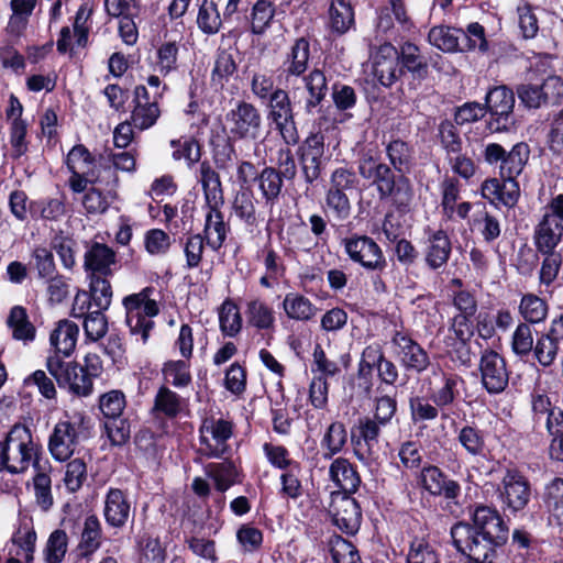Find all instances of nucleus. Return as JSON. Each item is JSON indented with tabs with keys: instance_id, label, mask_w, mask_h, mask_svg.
I'll list each match as a JSON object with an SVG mask.
<instances>
[{
	"instance_id": "1",
	"label": "nucleus",
	"mask_w": 563,
	"mask_h": 563,
	"mask_svg": "<svg viewBox=\"0 0 563 563\" xmlns=\"http://www.w3.org/2000/svg\"><path fill=\"white\" fill-rule=\"evenodd\" d=\"M472 522H457L451 528L456 550L474 562L488 563L496 556V549L508 540V527L499 512L488 506H477Z\"/></svg>"
},
{
	"instance_id": "2",
	"label": "nucleus",
	"mask_w": 563,
	"mask_h": 563,
	"mask_svg": "<svg viewBox=\"0 0 563 563\" xmlns=\"http://www.w3.org/2000/svg\"><path fill=\"white\" fill-rule=\"evenodd\" d=\"M310 59V43L305 37L297 38L286 53L279 68V77L290 84L302 78L308 97L303 103V111L308 115L319 112L322 101L328 93V80L324 73L313 68L307 75Z\"/></svg>"
},
{
	"instance_id": "3",
	"label": "nucleus",
	"mask_w": 563,
	"mask_h": 563,
	"mask_svg": "<svg viewBox=\"0 0 563 563\" xmlns=\"http://www.w3.org/2000/svg\"><path fill=\"white\" fill-rule=\"evenodd\" d=\"M360 176L375 187L380 200L391 199L397 207H407L413 196L410 180L375 157L371 152L363 153L357 165Z\"/></svg>"
},
{
	"instance_id": "4",
	"label": "nucleus",
	"mask_w": 563,
	"mask_h": 563,
	"mask_svg": "<svg viewBox=\"0 0 563 563\" xmlns=\"http://www.w3.org/2000/svg\"><path fill=\"white\" fill-rule=\"evenodd\" d=\"M224 129L229 141H246L255 143L254 153L257 154V141L263 132V117L260 109L245 100H239L225 113Z\"/></svg>"
},
{
	"instance_id": "5",
	"label": "nucleus",
	"mask_w": 563,
	"mask_h": 563,
	"mask_svg": "<svg viewBox=\"0 0 563 563\" xmlns=\"http://www.w3.org/2000/svg\"><path fill=\"white\" fill-rule=\"evenodd\" d=\"M153 290L152 287H145L122 300L126 325L132 335H140L143 344L147 342L150 332L154 328L153 318L159 313L156 300L151 298Z\"/></svg>"
},
{
	"instance_id": "6",
	"label": "nucleus",
	"mask_w": 563,
	"mask_h": 563,
	"mask_svg": "<svg viewBox=\"0 0 563 563\" xmlns=\"http://www.w3.org/2000/svg\"><path fill=\"white\" fill-rule=\"evenodd\" d=\"M4 444V452L7 455L8 472L12 474L23 473L37 460V446L33 442L31 430L21 423L14 424L5 437V440L0 442Z\"/></svg>"
},
{
	"instance_id": "7",
	"label": "nucleus",
	"mask_w": 563,
	"mask_h": 563,
	"mask_svg": "<svg viewBox=\"0 0 563 563\" xmlns=\"http://www.w3.org/2000/svg\"><path fill=\"white\" fill-rule=\"evenodd\" d=\"M483 157L488 165L498 167L500 177L517 178L529 161L530 147L527 143L519 142L510 151H506L498 143H487Z\"/></svg>"
},
{
	"instance_id": "8",
	"label": "nucleus",
	"mask_w": 563,
	"mask_h": 563,
	"mask_svg": "<svg viewBox=\"0 0 563 563\" xmlns=\"http://www.w3.org/2000/svg\"><path fill=\"white\" fill-rule=\"evenodd\" d=\"M46 368L62 388H68L77 396H89L92 393V379L76 362L65 361L58 354H48Z\"/></svg>"
},
{
	"instance_id": "9",
	"label": "nucleus",
	"mask_w": 563,
	"mask_h": 563,
	"mask_svg": "<svg viewBox=\"0 0 563 563\" xmlns=\"http://www.w3.org/2000/svg\"><path fill=\"white\" fill-rule=\"evenodd\" d=\"M515 93L505 85L492 88L485 96L486 112L490 114L487 128L492 132L507 131L512 124Z\"/></svg>"
},
{
	"instance_id": "10",
	"label": "nucleus",
	"mask_w": 563,
	"mask_h": 563,
	"mask_svg": "<svg viewBox=\"0 0 563 563\" xmlns=\"http://www.w3.org/2000/svg\"><path fill=\"white\" fill-rule=\"evenodd\" d=\"M268 118L287 145H296L299 142V133L296 126L294 111L289 95L282 88H276L274 95L268 98Z\"/></svg>"
},
{
	"instance_id": "11",
	"label": "nucleus",
	"mask_w": 563,
	"mask_h": 563,
	"mask_svg": "<svg viewBox=\"0 0 563 563\" xmlns=\"http://www.w3.org/2000/svg\"><path fill=\"white\" fill-rule=\"evenodd\" d=\"M391 345L396 360L405 371L421 374L431 365L428 352L409 334L396 331Z\"/></svg>"
},
{
	"instance_id": "12",
	"label": "nucleus",
	"mask_w": 563,
	"mask_h": 563,
	"mask_svg": "<svg viewBox=\"0 0 563 563\" xmlns=\"http://www.w3.org/2000/svg\"><path fill=\"white\" fill-rule=\"evenodd\" d=\"M344 251L354 263L365 269L382 272L387 262L380 246L367 235H353L342 240Z\"/></svg>"
},
{
	"instance_id": "13",
	"label": "nucleus",
	"mask_w": 563,
	"mask_h": 563,
	"mask_svg": "<svg viewBox=\"0 0 563 563\" xmlns=\"http://www.w3.org/2000/svg\"><path fill=\"white\" fill-rule=\"evenodd\" d=\"M380 426L371 418L361 419L352 429L351 443L358 461L369 464L378 457Z\"/></svg>"
},
{
	"instance_id": "14",
	"label": "nucleus",
	"mask_w": 563,
	"mask_h": 563,
	"mask_svg": "<svg viewBox=\"0 0 563 563\" xmlns=\"http://www.w3.org/2000/svg\"><path fill=\"white\" fill-rule=\"evenodd\" d=\"M521 103L529 109H539L563 96V81L559 76H548L541 85L522 84L517 88Z\"/></svg>"
},
{
	"instance_id": "15",
	"label": "nucleus",
	"mask_w": 563,
	"mask_h": 563,
	"mask_svg": "<svg viewBox=\"0 0 563 563\" xmlns=\"http://www.w3.org/2000/svg\"><path fill=\"white\" fill-rule=\"evenodd\" d=\"M479 371L482 385L488 394H500L508 386L506 362L497 352L489 350L482 354Z\"/></svg>"
},
{
	"instance_id": "16",
	"label": "nucleus",
	"mask_w": 563,
	"mask_h": 563,
	"mask_svg": "<svg viewBox=\"0 0 563 563\" xmlns=\"http://www.w3.org/2000/svg\"><path fill=\"white\" fill-rule=\"evenodd\" d=\"M200 442L205 445L207 455L222 456L229 449L227 441L233 434V426L224 419L208 418L200 427Z\"/></svg>"
},
{
	"instance_id": "17",
	"label": "nucleus",
	"mask_w": 563,
	"mask_h": 563,
	"mask_svg": "<svg viewBox=\"0 0 563 563\" xmlns=\"http://www.w3.org/2000/svg\"><path fill=\"white\" fill-rule=\"evenodd\" d=\"M79 442V432L75 423L58 421L48 438V451L54 460L65 462L71 457Z\"/></svg>"
},
{
	"instance_id": "18",
	"label": "nucleus",
	"mask_w": 563,
	"mask_h": 563,
	"mask_svg": "<svg viewBox=\"0 0 563 563\" xmlns=\"http://www.w3.org/2000/svg\"><path fill=\"white\" fill-rule=\"evenodd\" d=\"M162 93H154L152 97L147 88L143 85L134 89V109L131 114V121L134 128L144 131L152 128L161 115L158 108V97Z\"/></svg>"
},
{
	"instance_id": "19",
	"label": "nucleus",
	"mask_w": 563,
	"mask_h": 563,
	"mask_svg": "<svg viewBox=\"0 0 563 563\" xmlns=\"http://www.w3.org/2000/svg\"><path fill=\"white\" fill-rule=\"evenodd\" d=\"M373 73L378 81L390 87L400 76L399 53L390 43L382 44L372 55Z\"/></svg>"
},
{
	"instance_id": "20",
	"label": "nucleus",
	"mask_w": 563,
	"mask_h": 563,
	"mask_svg": "<svg viewBox=\"0 0 563 563\" xmlns=\"http://www.w3.org/2000/svg\"><path fill=\"white\" fill-rule=\"evenodd\" d=\"M501 498L512 511L522 510L529 503L531 487L529 481L515 470H508L503 482Z\"/></svg>"
},
{
	"instance_id": "21",
	"label": "nucleus",
	"mask_w": 563,
	"mask_h": 563,
	"mask_svg": "<svg viewBox=\"0 0 563 563\" xmlns=\"http://www.w3.org/2000/svg\"><path fill=\"white\" fill-rule=\"evenodd\" d=\"M330 512L333 523L346 533H355L362 520L361 508L350 495L335 498L331 504Z\"/></svg>"
},
{
	"instance_id": "22",
	"label": "nucleus",
	"mask_w": 563,
	"mask_h": 563,
	"mask_svg": "<svg viewBox=\"0 0 563 563\" xmlns=\"http://www.w3.org/2000/svg\"><path fill=\"white\" fill-rule=\"evenodd\" d=\"M503 183L497 178L486 179L482 184V196L492 203H501L507 208H514L520 197V188L516 178L501 177Z\"/></svg>"
},
{
	"instance_id": "23",
	"label": "nucleus",
	"mask_w": 563,
	"mask_h": 563,
	"mask_svg": "<svg viewBox=\"0 0 563 563\" xmlns=\"http://www.w3.org/2000/svg\"><path fill=\"white\" fill-rule=\"evenodd\" d=\"M132 506L128 495L119 488H109L104 497L103 517L108 526L122 528L131 517Z\"/></svg>"
},
{
	"instance_id": "24",
	"label": "nucleus",
	"mask_w": 563,
	"mask_h": 563,
	"mask_svg": "<svg viewBox=\"0 0 563 563\" xmlns=\"http://www.w3.org/2000/svg\"><path fill=\"white\" fill-rule=\"evenodd\" d=\"M115 264V252L107 244L99 242L92 243L84 256V268L89 276H110L113 274L112 266Z\"/></svg>"
},
{
	"instance_id": "25",
	"label": "nucleus",
	"mask_w": 563,
	"mask_h": 563,
	"mask_svg": "<svg viewBox=\"0 0 563 563\" xmlns=\"http://www.w3.org/2000/svg\"><path fill=\"white\" fill-rule=\"evenodd\" d=\"M440 382L430 387V400L440 409L452 407L460 398V386L463 384L461 376L452 373H444L438 367Z\"/></svg>"
},
{
	"instance_id": "26",
	"label": "nucleus",
	"mask_w": 563,
	"mask_h": 563,
	"mask_svg": "<svg viewBox=\"0 0 563 563\" xmlns=\"http://www.w3.org/2000/svg\"><path fill=\"white\" fill-rule=\"evenodd\" d=\"M79 335V327L67 319L59 320L49 335L51 354H58L64 360L71 355L76 349Z\"/></svg>"
},
{
	"instance_id": "27",
	"label": "nucleus",
	"mask_w": 563,
	"mask_h": 563,
	"mask_svg": "<svg viewBox=\"0 0 563 563\" xmlns=\"http://www.w3.org/2000/svg\"><path fill=\"white\" fill-rule=\"evenodd\" d=\"M562 234L563 224L554 220V218L543 214L534 228V245L540 253L554 252L555 247L561 242Z\"/></svg>"
},
{
	"instance_id": "28",
	"label": "nucleus",
	"mask_w": 563,
	"mask_h": 563,
	"mask_svg": "<svg viewBox=\"0 0 563 563\" xmlns=\"http://www.w3.org/2000/svg\"><path fill=\"white\" fill-rule=\"evenodd\" d=\"M329 476L344 495L354 494L361 484V477L354 465L344 457H336L329 467Z\"/></svg>"
},
{
	"instance_id": "29",
	"label": "nucleus",
	"mask_w": 563,
	"mask_h": 563,
	"mask_svg": "<svg viewBox=\"0 0 563 563\" xmlns=\"http://www.w3.org/2000/svg\"><path fill=\"white\" fill-rule=\"evenodd\" d=\"M5 324L12 339L22 342L24 345L36 339V328L31 322L26 309L22 306H13L10 309Z\"/></svg>"
},
{
	"instance_id": "30",
	"label": "nucleus",
	"mask_w": 563,
	"mask_h": 563,
	"mask_svg": "<svg viewBox=\"0 0 563 563\" xmlns=\"http://www.w3.org/2000/svg\"><path fill=\"white\" fill-rule=\"evenodd\" d=\"M222 205H206V222L203 228L207 243L213 250H219L229 232V225L224 222L223 214L220 210Z\"/></svg>"
},
{
	"instance_id": "31",
	"label": "nucleus",
	"mask_w": 563,
	"mask_h": 563,
	"mask_svg": "<svg viewBox=\"0 0 563 563\" xmlns=\"http://www.w3.org/2000/svg\"><path fill=\"white\" fill-rule=\"evenodd\" d=\"M117 187L118 183H103L89 189L82 198L85 210L90 214L104 213L118 198Z\"/></svg>"
},
{
	"instance_id": "32",
	"label": "nucleus",
	"mask_w": 563,
	"mask_h": 563,
	"mask_svg": "<svg viewBox=\"0 0 563 563\" xmlns=\"http://www.w3.org/2000/svg\"><path fill=\"white\" fill-rule=\"evenodd\" d=\"M452 251L451 241L443 230H438L428 239L426 263L435 271L446 265Z\"/></svg>"
},
{
	"instance_id": "33",
	"label": "nucleus",
	"mask_w": 563,
	"mask_h": 563,
	"mask_svg": "<svg viewBox=\"0 0 563 563\" xmlns=\"http://www.w3.org/2000/svg\"><path fill=\"white\" fill-rule=\"evenodd\" d=\"M70 173L69 185L75 192H84L88 184L101 185L103 183L113 184L119 181L117 172L112 167L85 169L84 172L70 170Z\"/></svg>"
},
{
	"instance_id": "34",
	"label": "nucleus",
	"mask_w": 563,
	"mask_h": 563,
	"mask_svg": "<svg viewBox=\"0 0 563 563\" xmlns=\"http://www.w3.org/2000/svg\"><path fill=\"white\" fill-rule=\"evenodd\" d=\"M184 407V399L174 390L166 385L158 388L155 398L152 412L156 418H176Z\"/></svg>"
},
{
	"instance_id": "35",
	"label": "nucleus",
	"mask_w": 563,
	"mask_h": 563,
	"mask_svg": "<svg viewBox=\"0 0 563 563\" xmlns=\"http://www.w3.org/2000/svg\"><path fill=\"white\" fill-rule=\"evenodd\" d=\"M35 475L33 476V492L36 505L47 511L54 504L52 494V479L49 476V466H42L38 460L33 463Z\"/></svg>"
},
{
	"instance_id": "36",
	"label": "nucleus",
	"mask_w": 563,
	"mask_h": 563,
	"mask_svg": "<svg viewBox=\"0 0 563 563\" xmlns=\"http://www.w3.org/2000/svg\"><path fill=\"white\" fill-rule=\"evenodd\" d=\"M199 181L203 189L206 205H223V189L219 174L210 163L203 161L199 165Z\"/></svg>"
},
{
	"instance_id": "37",
	"label": "nucleus",
	"mask_w": 563,
	"mask_h": 563,
	"mask_svg": "<svg viewBox=\"0 0 563 563\" xmlns=\"http://www.w3.org/2000/svg\"><path fill=\"white\" fill-rule=\"evenodd\" d=\"M386 156L395 172L406 176L413 165L412 147L400 139L388 142L385 146Z\"/></svg>"
},
{
	"instance_id": "38",
	"label": "nucleus",
	"mask_w": 563,
	"mask_h": 563,
	"mask_svg": "<svg viewBox=\"0 0 563 563\" xmlns=\"http://www.w3.org/2000/svg\"><path fill=\"white\" fill-rule=\"evenodd\" d=\"M36 533L33 530L19 531L12 539L7 563H32Z\"/></svg>"
},
{
	"instance_id": "39",
	"label": "nucleus",
	"mask_w": 563,
	"mask_h": 563,
	"mask_svg": "<svg viewBox=\"0 0 563 563\" xmlns=\"http://www.w3.org/2000/svg\"><path fill=\"white\" fill-rule=\"evenodd\" d=\"M258 190L267 205H275L282 194L284 179L276 167L266 166L255 177Z\"/></svg>"
},
{
	"instance_id": "40",
	"label": "nucleus",
	"mask_w": 563,
	"mask_h": 563,
	"mask_svg": "<svg viewBox=\"0 0 563 563\" xmlns=\"http://www.w3.org/2000/svg\"><path fill=\"white\" fill-rule=\"evenodd\" d=\"M283 309L289 319L296 321H309L318 311L310 299L297 292H289L285 296Z\"/></svg>"
},
{
	"instance_id": "41",
	"label": "nucleus",
	"mask_w": 563,
	"mask_h": 563,
	"mask_svg": "<svg viewBox=\"0 0 563 563\" xmlns=\"http://www.w3.org/2000/svg\"><path fill=\"white\" fill-rule=\"evenodd\" d=\"M461 35L463 30L446 25L434 26L428 34L431 45L445 53L461 51Z\"/></svg>"
},
{
	"instance_id": "42",
	"label": "nucleus",
	"mask_w": 563,
	"mask_h": 563,
	"mask_svg": "<svg viewBox=\"0 0 563 563\" xmlns=\"http://www.w3.org/2000/svg\"><path fill=\"white\" fill-rule=\"evenodd\" d=\"M102 528L99 519L95 515H90L85 519L81 531L79 550L82 556H90L101 545Z\"/></svg>"
},
{
	"instance_id": "43",
	"label": "nucleus",
	"mask_w": 563,
	"mask_h": 563,
	"mask_svg": "<svg viewBox=\"0 0 563 563\" xmlns=\"http://www.w3.org/2000/svg\"><path fill=\"white\" fill-rule=\"evenodd\" d=\"M154 69L162 76L178 69L179 43L177 41H164L156 49Z\"/></svg>"
},
{
	"instance_id": "44",
	"label": "nucleus",
	"mask_w": 563,
	"mask_h": 563,
	"mask_svg": "<svg viewBox=\"0 0 563 563\" xmlns=\"http://www.w3.org/2000/svg\"><path fill=\"white\" fill-rule=\"evenodd\" d=\"M255 205L256 199L250 190L238 191L232 202L234 214L250 228L258 224Z\"/></svg>"
},
{
	"instance_id": "45",
	"label": "nucleus",
	"mask_w": 563,
	"mask_h": 563,
	"mask_svg": "<svg viewBox=\"0 0 563 563\" xmlns=\"http://www.w3.org/2000/svg\"><path fill=\"white\" fill-rule=\"evenodd\" d=\"M332 31L344 34L354 24V12L350 0H332L330 10Z\"/></svg>"
},
{
	"instance_id": "46",
	"label": "nucleus",
	"mask_w": 563,
	"mask_h": 563,
	"mask_svg": "<svg viewBox=\"0 0 563 563\" xmlns=\"http://www.w3.org/2000/svg\"><path fill=\"white\" fill-rule=\"evenodd\" d=\"M197 25L206 35H214L220 31L222 20L214 1L203 0L201 2L197 14Z\"/></svg>"
},
{
	"instance_id": "47",
	"label": "nucleus",
	"mask_w": 563,
	"mask_h": 563,
	"mask_svg": "<svg viewBox=\"0 0 563 563\" xmlns=\"http://www.w3.org/2000/svg\"><path fill=\"white\" fill-rule=\"evenodd\" d=\"M544 503L552 520L563 529V478L555 477L545 486Z\"/></svg>"
},
{
	"instance_id": "48",
	"label": "nucleus",
	"mask_w": 563,
	"mask_h": 563,
	"mask_svg": "<svg viewBox=\"0 0 563 563\" xmlns=\"http://www.w3.org/2000/svg\"><path fill=\"white\" fill-rule=\"evenodd\" d=\"M164 380L176 388H184L191 384L190 364L188 360L168 361L162 368Z\"/></svg>"
},
{
	"instance_id": "49",
	"label": "nucleus",
	"mask_w": 563,
	"mask_h": 563,
	"mask_svg": "<svg viewBox=\"0 0 563 563\" xmlns=\"http://www.w3.org/2000/svg\"><path fill=\"white\" fill-rule=\"evenodd\" d=\"M249 323L260 330H269L275 324V313L272 307L262 300L255 299L247 303Z\"/></svg>"
},
{
	"instance_id": "50",
	"label": "nucleus",
	"mask_w": 563,
	"mask_h": 563,
	"mask_svg": "<svg viewBox=\"0 0 563 563\" xmlns=\"http://www.w3.org/2000/svg\"><path fill=\"white\" fill-rule=\"evenodd\" d=\"M206 471L208 476L213 479L216 488L221 493L236 483L238 471L232 462L211 463Z\"/></svg>"
},
{
	"instance_id": "51",
	"label": "nucleus",
	"mask_w": 563,
	"mask_h": 563,
	"mask_svg": "<svg viewBox=\"0 0 563 563\" xmlns=\"http://www.w3.org/2000/svg\"><path fill=\"white\" fill-rule=\"evenodd\" d=\"M519 312L526 323H539L548 316V303L533 294L523 295L519 305Z\"/></svg>"
},
{
	"instance_id": "52",
	"label": "nucleus",
	"mask_w": 563,
	"mask_h": 563,
	"mask_svg": "<svg viewBox=\"0 0 563 563\" xmlns=\"http://www.w3.org/2000/svg\"><path fill=\"white\" fill-rule=\"evenodd\" d=\"M399 58H401L404 67L413 76L424 78L428 75V64L417 45L409 42L405 43L401 46Z\"/></svg>"
},
{
	"instance_id": "53",
	"label": "nucleus",
	"mask_w": 563,
	"mask_h": 563,
	"mask_svg": "<svg viewBox=\"0 0 563 563\" xmlns=\"http://www.w3.org/2000/svg\"><path fill=\"white\" fill-rule=\"evenodd\" d=\"M66 164L69 170L80 172H84L85 169H102L103 167H109L108 165H103L101 162H96L91 153L82 144L75 145L69 151Z\"/></svg>"
},
{
	"instance_id": "54",
	"label": "nucleus",
	"mask_w": 563,
	"mask_h": 563,
	"mask_svg": "<svg viewBox=\"0 0 563 563\" xmlns=\"http://www.w3.org/2000/svg\"><path fill=\"white\" fill-rule=\"evenodd\" d=\"M457 441L472 456L485 455L486 445L484 434L477 428L464 426L457 433Z\"/></svg>"
},
{
	"instance_id": "55",
	"label": "nucleus",
	"mask_w": 563,
	"mask_h": 563,
	"mask_svg": "<svg viewBox=\"0 0 563 563\" xmlns=\"http://www.w3.org/2000/svg\"><path fill=\"white\" fill-rule=\"evenodd\" d=\"M235 71L236 64L233 55L225 49L219 51L211 74L212 84L222 88Z\"/></svg>"
},
{
	"instance_id": "56",
	"label": "nucleus",
	"mask_w": 563,
	"mask_h": 563,
	"mask_svg": "<svg viewBox=\"0 0 563 563\" xmlns=\"http://www.w3.org/2000/svg\"><path fill=\"white\" fill-rule=\"evenodd\" d=\"M329 547L334 563H362L356 548L342 537H331Z\"/></svg>"
},
{
	"instance_id": "57",
	"label": "nucleus",
	"mask_w": 563,
	"mask_h": 563,
	"mask_svg": "<svg viewBox=\"0 0 563 563\" xmlns=\"http://www.w3.org/2000/svg\"><path fill=\"white\" fill-rule=\"evenodd\" d=\"M68 548V537L64 530H54L46 542L44 549V560L46 563H62Z\"/></svg>"
},
{
	"instance_id": "58",
	"label": "nucleus",
	"mask_w": 563,
	"mask_h": 563,
	"mask_svg": "<svg viewBox=\"0 0 563 563\" xmlns=\"http://www.w3.org/2000/svg\"><path fill=\"white\" fill-rule=\"evenodd\" d=\"M220 329L224 335L234 336L242 328L239 308L232 301H224L219 310Z\"/></svg>"
},
{
	"instance_id": "59",
	"label": "nucleus",
	"mask_w": 563,
	"mask_h": 563,
	"mask_svg": "<svg viewBox=\"0 0 563 563\" xmlns=\"http://www.w3.org/2000/svg\"><path fill=\"white\" fill-rule=\"evenodd\" d=\"M465 49H478L481 53H486L489 49L485 29L477 22L470 23L466 31H463V35H461V51Z\"/></svg>"
},
{
	"instance_id": "60",
	"label": "nucleus",
	"mask_w": 563,
	"mask_h": 563,
	"mask_svg": "<svg viewBox=\"0 0 563 563\" xmlns=\"http://www.w3.org/2000/svg\"><path fill=\"white\" fill-rule=\"evenodd\" d=\"M346 439L347 433L344 424L339 421L332 422L321 441L322 448L328 451L325 457H332L334 454L340 453L346 443Z\"/></svg>"
},
{
	"instance_id": "61",
	"label": "nucleus",
	"mask_w": 563,
	"mask_h": 563,
	"mask_svg": "<svg viewBox=\"0 0 563 563\" xmlns=\"http://www.w3.org/2000/svg\"><path fill=\"white\" fill-rule=\"evenodd\" d=\"M90 299L100 310H107L112 301V288L107 276H90Z\"/></svg>"
},
{
	"instance_id": "62",
	"label": "nucleus",
	"mask_w": 563,
	"mask_h": 563,
	"mask_svg": "<svg viewBox=\"0 0 563 563\" xmlns=\"http://www.w3.org/2000/svg\"><path fill=\"white\" fill-rule=\"evenodd\" d=\"M325 210L335 221H345L351 217L352 203L347 194L325 192Z\"/></svg>"
},
{
	"instance_id": "63",
	"label": "nucleus",
	"mask_w": 563,
	"mask_h": 563,
	"mask_svg": "<svg viewBox=\"0 0 563 563\" xmlns=\"http://www.w3.org/2000/svg\"><path fill=\"white\" fill-rule=\"evenodd\" d=\"M407 563H440V559L427 540L416 538L410 542Z\"/></svg>"
},
{
	"instance_id": "64",
	"label": "nucleus",
	"mask_w": 563,
	"mask_h": 563,
	"mask_svg": "<svg viewBox=\"0 0 563 563\" xmlns=\"http://www.w3.org/2000/svg\"><path fill=\"white\" fill-rule=\"evenodd\" d=\"M274 7L268 0H257L253 4L251 14V27L255 34H262L274 18Z\"/></svg>"
}]
</instances>
